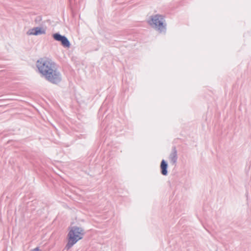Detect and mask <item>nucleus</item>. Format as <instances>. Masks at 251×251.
Listing matches in <instances>:
<instances>
[{
    "instance_id": "nucleus-1",
    "label": "nucleus",
    "mask_w": 251,
    "mask_h": 251,
    "mask_svg": "<svg viewBox=\"0 0 251 251\" xmlns=\"http://www.w3.org/2000/svg\"><path fill=\"white\" fill-rule=\"evenodd\" d=\"M84 234V230L81 227L76 226L71 227L67 235L68 243L65 246V249L69 250L83 238Z\"/></svg>"
},
{
    "instance_id": "nucleus-2",
    "label": "nucleus",
    "mask_w": 251,
    "mask_h": 251,
    "mask_svg": "<svg viewBox=\"0 0 251 251\" xmlns=\"http://www.w3.org/2000/svg\"><path fill=\"white\" fill-rule=\"evenodd\" d=\"M48 81L57 84L61 81V75L58 70L56 64L48 59Z\"/></svg>"
},
{
    "instance_id": "nucleus-3",
    "label": "nucleus",
    "mask_w": 251,
    "mask_h": 251,
    "mask_svg": "<svg viewBox=\"0 0 251 251\" xmlns=\"http://www.w3.org/2000/svg\"><path fill=\"white\" fill-rule=\"evenodd\" d=\"M148 23L152 28L160 33L166 31V24L163 16L159 14L151 16Z\"/></svg>"
},
{
    "instance_id": "nucleus-4",
    "label": "nucleus",
    "mask_w": 251,
    "mask_h": 251,
    "mask_svg": "<svg viewBox=\"0 0 251 251\" xmlns=\"http://www.w3.org/2000/svg\"><path fill=\"white\" fill-rule=\"evenodd\" d=\"M47 59L40 58L36 62V66L39 72L47 79Z\"/></svg>"
},
{
    "instance_id": "nucleus-5",
    "label": "nucleus",
    "mask_w": 251,
    "mask_h": 251,
    "mask_svg": "<svg viewBox=\"0 0 251 251\" xmlns=\"http://www.w3.org/2000/svg\"><path fill=\"white\" fill-rule=\"evenodd\" d=\"M53 37L55 40L61 42L62 45L64 47L67 48L70 47L71 44L66 36H62L59 33H55L53 34Z\"/></svg>"
},
{
    "instance_id": "nucleus-6",
    "label": "nucleus",
    "mask_w": 251,
    "mask_h": 251,
    "mask_svg": "<svg viewBox=\"0 0 251 251\" xmlns=\"http://www.w3.org/2000/svg\"><path fill=\"white\" fill-rule=\"evenodd\" d=\"M46 33V30L42 27H36L30 29L27 32V35H39Z\"/></svg>"
},
{
    "instance_id": "nucleus-7",
    "label": "nucleus",
    "mask_w": 251,
    "mask_h": 251,
    "mask_svg": "<svg viewBox=\"0 0 251 251\" xmlns=\"http://www.w3.org/2000/svg\"><path fill=\"white\" fill-rule=\"evenodd\" d=\"M169 159L170 163L173 165H175L177 160V151L176 148H173L171 153L169 156Z\"/></svg>"
},
{
    "instance_id": "nucleus-8",
    "label": "nucleus",
    "mask_w": 251,
    "mask_h": 251,
    "mask_svg": "<svg viewBox=\"0 0 251 251\" xmlns=\"http://www.w3.org/2000/svg\"><path fill=\"white\" fill-rule=\"evenodd\" d=\"M167 167V162L164 160H162L160 164V169L161 174L164 176H166L168 174Z\"/></svg>"
},
{
    "instance_id": "nucleus-9",
    "label": "nucleus",
    "mask_w": 251,
    "mask_h": 251,
    "mask_svg": "<svg viewBox=\"0 0 251 251\" xmlns=\"http://www.w3.org/2000/svg\"><path fill=\"white\" fill-rule=\"evenodd\" d=\"M31 251H42V250H41L39 247H36Z\"/></svg>"
}]
</instances>
